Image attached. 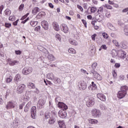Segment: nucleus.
Returning <instances> with one entry per match:
<instances>
[{"label": "nucleus", "mask_w": 128, "mask_h": 128, "mask_svg": "<svg viewBox=\"0 0 128 128\" xmlns=\"http://www.w3.org/2000/svg\"><path fill=\"white\" fill-rule=\"evenodd\" d=\"M128 88L127 86H123L121 87V90L119 91L117 94V96L118 98H124L126 95V90Z\"/></svg>", "instance_id": "nucleus-1"}, {"label": "nucleus", "mask_w": 128, "mask_h": 128, "mask_svg": "<svg viewBox=\"0 0 128 128\" xmlns=\"http://www.w3.org/2000/svg\"><path fill=\"white\" fill-rule=\"evenodd\" d=\"M90 74H93V76H94V78H96V80H102V78L100 74L98 72H96V70H91Z\"/></svg>", "instance_id": "nucleus-2"}, {"label": "nucleus", "mask_w": 128, "mask_h": 128, "mask_svg": "<svg viewBox=\"0 0 128 128\" xmlns=\"http://www.w3.org/2000/svg\"><path fill=\"white\" fill-rule=\"evenodd\" d=\"M44 104H46V100L42 99H40L37 104L38 108L42 110V108H44Z\"/></svg>", "instance_id": "nucleus-3"}, {"label": "nucleus", "mask_w": 128, "mask_h": 128, "mask_svg": "<svg viewBox=\"0 0 128 128\" xmlns=\"http://www.w3.org/2000/svg\"><path fill=\"white\" fill-rule=\"evenodd\" d=\"M32 72V67H25L22 70V74H29Z\"/></svg>", "instance_id": "nucleus-4"}, {"label": "nucleus", "mask_w": 128, "mask_h": 128, "mask_svg": "<svg viewBox=\"0 0 128 128\" xmlns=\"http://www.w3.org/2000/svg\"><path fill=\"white\" fill-rule=\"evenodd\" d=\"M16 102L14 101H10L7 103L6 105V110H10V108H14L16 106Z\"/></svg>", "instance_id": "nucleus-5"}, {"label": "nucleus", "mask_w": 128, "mask_h": 128, "mask_svg": "<svg viewBox=\"0 0 128 128\" xmlns=\"http://www.w3.org/2000/svg\"><path fill=\"white\" fill-rule=\"evenodd\" d=\"M24 88H26V86L24 84L19 85L17 88L16 92L17 94H22L24 90Z\"/></svg>", "instance_id": "nucleus-6"}, {"label": "nucleus", "mask_w": 128, "mask_h": 128, "mask_svg": "<svg viewBox=\"0 0 128 128\" xmlns=\"http://www.w3.org/2000/svg\"><path fill=\"white\" fill-rule=\"evenodd\" d=\"M92 115L93 116H96V118H100V110H98L97 109H93L92 111Z\"/></svg>", "instance_id": "nucleus-7"}, {"label": "nucleus", "mask_w": 128, "mask_h": 128, "mask_svg": "<svg viewBox=\"0 0 128 128\" xmlns=\"http://www.w3.org/2000/svg\"><path fill=\"white\" fill-rule=\"evenodd\" d=\"M58 108L62 109L61 110L66 111L68 108V106L62 102H58Z\"/></svg>", "instance_id": "nucleus-8"}, {"label": "nucleus", "mask_w": 128, "mask_h": 128, "mask_svg": "<svg viewBox=\"0 0 128 128\" xmlns=\"http://www.w3.org/2000/svg\"><path fill=\"white\" fill-rule=\"evenodd\" d=\"M36 107L33 106L31 108V118H36Z\"/></svg>", "instance_id": "nucleus-9"}, {"label": "nucleus", "mask_w": 128, "mask_h": 128, "mask_svg": "<svg viewBox=\"0 0 128 128\" xmlns=\"http://www.w3.org/2000/svg\"><path fill=\"white\" fill-rule=\"evenodd\" d=\"M94 104V99L92 98H88L86 102V106H87L88 108H90V106H92Z\"/></svg>", "instance_id": "nucleus-10"}, {"label": "nucleus", "mask_w": 128, "mask_h": 128, "mask_svg": "<svg viewBox=\"0 0 128 128\" xmlns=\"http://www.w3.org/2000/svg\"><path fill=\"white\" fill-rule=\"evenodd\" d=\"M60 30L65 34H68V26L64 24H61Z\"/></svg>", "instance_id": "nucleus-11"}, {"label": "nucleus", "mask_w": 128, "mask_h": 128, "mask_svg": "<svg viewBox=\"0 0 128 128\" xmlns=\"http://www.w3.org/2000/svg\"><path fill=\"white\" fill-rule=\"evenodd\" d=\"M78 86L80 90H84L86 88V83L84 81H82L79 83Z\"/></svg>", "instance_id": "nucleus-12"}, {"label": "nucleus", "mask_w": 128, "mask_h": 128, "mask_svg": "<svg viewBox=\"0 0 128 128\" xmlns=\"http://www.w3.org/2000/svg\"><path fill=\"white\" fill-rule=\"evenodd\" d=\"M58 114L60 118H66V112L64 110H60Z\"/></svg>", "instance_id": "nucleus-13"}, {"label": "nucleus", "mask_w": 128, "mask_h": 128, "mask_svg": "<svg viewBox=\"0 0 128 128\" xmlns=\"http://www.w3.org/2000/svg\"><path fill=\"white\" fill-rule=\"evenodd\" d=\"M52 80L55 84H60L61 82V80L58 77L53 76L51 78Z\"/></svg>", "instance_id": "nucleus-14"}, {"label": "nucleus", "mask_w": 128, "mask_h": 128, "mask_svg": "<svg viewBox=\"0 0 128 128\" xmlns=\"http://www.w3.org/2000/svg\"><path fill=\"white\" fill-rule=\"evenodd\" d=\"M41 24L42 26V28H44V30H48V23L46 21V20H43L41 22Z\"/></svg>", "instance_id": "nucleus-15"}, {"label": "nucleus", "mask_w": 128, "mask_h": 128, "mask_svg": "<svg viewBox=\"0 0 128 128\" xmlns=\"http://www.w3.org/2000/svg\"><path fill=\"white\" fill-rule=\"evenodd\" d=\"M118 54L121 58H124L126 56V53L124 50H120L118 51Z\"/></svg>", "instance_id": "nucleus-16"}, {"label": "nucleus", "mask_w": 128, "mask_h": 128, "mask_svg": "<svg viewBox=\"0 0 128 128\" xmlns=\"http://www.w3.org/2000/svg\"><path fill=\"white\" fill-rule=\"evenodd\" d=\"M56 114H54V116H52L48 120V123L50 124H54V122H56Z\"/></svg>", "instance_id": "nucleus-17"}, {"label": "nucleus", "mask_w": 128, "mask_h": 128, "mask_svg": "<svg viewBox=\"0 0 128 128\" xmlns=\"http://www.w3.org/2000/svg\"><path fill=\"white\" fill-rule=\"evenodd\" d=\"M97 98H99V100H102V102H106V96H104V95L102 94H97Z\"/></svg>", "instance_id": "nucleus-18"}, {"label": "nucleus", "mask_w": 128, "mask_h": 128, "mask_svg": "<svg viewBox=\"0 0 128 128\" xmlns=\"http://www.w3.org/2000/svg\"><path fill=\"white\" fill-rule=\"evenodd\" d=\"M58 124L60 128H66V124H64V120H59L58 122Z\"/></svg>", "instance_id": "nucleus-19"}, {"label": "nucleus", "mask_w": 128, "mask_h": 128, "mask_svg": "<svg viewBox=\"0 0 128 128\" xmlns=\"http://www.w3.org/2000/svg\"><path fill=\"white\" fill-rule=\"evenodd\" d=\"M52 26L55 30L56 32H58L60 30V26H58V22H53Z\"/></svg>", "instance_id": "nucleus-20"}, {"label": "nucleus", "mask_w": 128, "mask_h": 128, "mask_svg": "<svg viewBox=\"0 0 128 128\" xmlns=\"http://www.w3.org/2000/svg\"><path fill=\"white\" fill-rule=\"evenodd\" d=\"M44 16H46V12H40L36 16V18H38V20H40V18Z\"/></svg>", "instance_id": "nucleus-21"}, {"label": "nucleus", "mask_w": 128, "mask_h": 128, "mask_svg": "<svg viewBox=\"0 0 128 128\" xmlns=\"http://www.w3.org/2000/svg\"><path fill=\"white\" fill-rule=\"evenodd\" d=\"M30 106H32V102H29L24 107V112H28L30 110Z\"/></svg>", "instance_id": "nucleus-22"}, {"label": "nucleus", "mask_w": 128, "mask_h": 128, "mask_svg": "<svg viewBox=\"0 0 128 128\" xmlns=\"http://www.w3.org/2000/svg\"><path fill=\"white\" fill-rule=\"evenodd\" d=\"M32 91H26V100H28L32 98Z\"/></svg>", "instance_id": "nucleus-23"}, {"label": "nucleus", "mask_w": 128, "mask_h": 128, "mask_svg": "<svg viewBox=\"0 0 128 128\" xmlns=\"http://www.w3.org/2000/svg\"><path fill=\"white\" fill-rule=\"evenodd\" d=\"M120 46L122 48L126 50L128 48V43L126 42H122L120 44Z\"/></svg>", "instance_id": "nucleus-24"}, {"label": "nucleus", "mask_w": 128, "mask_h": 128, "mask_svg": "<svg viewBox=\"0 0 128 128\" xmlns=\"http://www.w3.org/2000/svg\"><path fill=\"white\" fill-rule=\"evenodd\" d=\"M102 16H100V14H96L95 16V18L98 22H100L102 20Z\"/></svg>", "instance_id": "nucleus-25"}, {"label": "nucleus", "mask_w": 128, "mask_h": 128, "mask_svg": "<svg viewBox=\"0 0 128 128\" xmlns=\"http://www.w3.org/2000/svg\"><path fill=\"white\" fill-rule=\"evenodd\" d=\"M40 9L38 7L34 8L32 10V14L34 15L36 14L38 12H40Z\"/></svg>", "instance_id": "nucleus-26"}, {"label": "nucleus", "mask_w": 128, "mask_h": 128, "mask_svg": "<svg viewBox=\"0 0 128 128\" xmlns=\"http://www.w3.org/2000/svg\"><path fill=\"white\" fill-rule=\"evenodd\" d=\"M107 26L108 28H110V30H112L113 32H114V30H116V28L114 26H112V24L110 23H108L107 24Z\"/></svg>", "instance_id": "nucleus-27"}, {"label": "nucleus", "mask_w": 128, "mask_h": 128, "mask_svg": "<svg viewBox=\"0 0 128 128\" xmlns=\"http://www.w3.org/2000/svg\"><path fill=\"white\" fill-rule=\"evenodd\" d=\"M47 58L50 60H56V58L52 54H48L47 56Z\"/></svg>", "instance_id": "nucleus-28"}, {"label": "nucleus", "mask_w": 128, "mask_h": 128, "mask_svg": "<svg viewBox=\"0 0 128 128\" xmlns=\"http://www.w3.org/2000/svg\"><path fill=\"white\" fill-rule=\"evenodd\" d=\"M22 80V77L20 76V74H18L15 76V78H14V80L16 82H20V80Z\"/></svg>", "instance_id": "nucleus-29"}, {"label": "nucleus", "mask_w": 128, "mask_h": 128, "mask_svg": "<svg viewBox=\"0 0 128 128\" xmlns=\"http://www.w3.org/2000/svg\"><path fill=\"white\" fill-rule=\"evenodd\" d=\"M38 48L39 50H40V52H48V50L46 49L45 48H44V47H42V46H39Z\"/></svg>", "instance_id": "nucleus-30"}, {"label": "nucleus", "mask_w": 128, "mask_h": 128, "mask_svg": "<svg viewBox=\"0 0 128 128\" xmlns=\"http://www.w3.org/2000/svg\"><path fill=\"white\" fill-rule=\"evenodd\" d=\"M69 42L70 44H72L73 46H78V42L75 40L70 39Z\"/></svg>", "instance_id": "nucleus-31"}, {"label": "nucleus", "mask_w": 128, "mask_h": 128, "mask_svg": "<svg viewBox=\"0 0 128 128\" xmlns=\"http://www.w3.org/2000/svg\"><path fill=\"white\" fill-rule=\"evenodd\" d=\"M18 64V60H12L9 62L10 66H14L15 64Z\"/></svg>", "instance_id": "nucleus-32"}, {"label": "nucleus", "mask_w": 128, "mask_h": 128, "mask_svg": "<svg viewBox=\"0 0 128 128\" xmlns=\"http://www.w3.org/2000/svg\"><path fill=\"white\" fill-rule=\"evenodd\" d=\"M91 86H92V90H96V88H97V86H96V84H94V82H92V85H91Z\"/></svg>", "instance_id": "nucleus-33"}, {"label": "nucleus", "mask_w": 128, "mask_h": 128, "mask_svg": "<svg viewBox=\"0 0 128 128\" xmlns=\"http://www.w3.org/2000/svg\"><path fill=\"white\" fill-rule=\"evenodd\" d=\"M90 10L91 12V14H94V13L95 12H96V8H94V7H89L88 8V10H90Z\"/></svg>", "instance_id": "nucleus-34"}, {"label": "nucleus", "mask_w": 128, "mask_h": 128, "mask_svg": "<svg viewBox=\"0 0 128 128\" xmlns=\"http://www.w3.org/2000/svg\"><path fill=\"white\" fill-rule=\"evenodd\" d=\"M6 16H10V14H12V11L10 10L7 9L4 12Z\"/></svg>", "instance_id": "nucleus-35"}, {"label": "nucleus", "mask_w": 128, "mask_h": 128, "mask_svg": "<svg viewBox=\"0 0 128 128\" xmlns=\"http://www.w3.org/2000/svg\"><path fill=\"white\" fill-rule=\"evenodd\" d=\"M38 24V22H34V21H30V24L32 26H36Z\"/></svg>", "instance_id": "nucleus-36"}, {"label": "nucleus", "mask_w": 128, "mask_h": 128, "mask_svg": "<svg viewBox=\"0 0 128 128\" xmlns=\"http://www.w3.org/2000/svg\"><path fill=\"white\" fill-rule=\"evenodd\" d=\"M90 124H98V120L94 119H88Z\"/></svg>", "instance_id": "nucleus-37"}, {"label": "nucleus", "mask_w": 128, "mask_h": 128, "mask_svg": "<svg viewBox=\"0 0 128 128\" xmlns=\"http://www.w3.org/2000/svg\"><path fill=\"white\" fill-rule=\"evenodd\" d=\"M97 66H98V63H96V62L94 63L92 66V70H96V68Z\"/></svg>", "instance_id": "nucleus-38"}, {"label": "nucleus", "mask_w": 128, "mask_h": 128, "mask_svg": "<svg viewBox=\"0 0 128 128\" xmlns=\"http://www.w3.org/2000/svg\"><path fill=\"white\" fill-rule=\"evenodd\" d=\"M28 88H34V84L32 82H30L28 84Z\"/></svg>", "instance_id": "nucleus-39"}, {"label": "nucleus", "mask_w": 128, "mask_h": 128, "mask_svg": "<svg viewBox=\"0 0 128 128\" xmlns=\"http://www.w3.org/2000/svg\"><path fill=\"white\" fill-rule=\"evenodd\" d=\"M100 106L101 110H106V105H104L103 104H100Z\"/></svg>", "instance_id": "nucleus-40"}, {"label": "nucleus", "mask_w": 128, "mask_h": 128, "mask_svg": "<svg viewBox=\"0 0 128 128\" xmlns=\"http://www.w3.org/2000/svg\"><path fill=\"white\" fill-rule=\"evenodd\" d=\"M104 8H108V10H112V7L108 4H106L104 6Z\"/></svg>", "instance_id": "nucleus-41"}, {"label": "nucleus", "mask_w": 128, "mask_h": 128, "mask_svg": "<svg viewBox=\"0 0 128 128\" xmlns=\"http://www.w3.org/2000/svg\"><path fill=\"white\" fill-rule=\"evenodd\" d=\"M68 52L70 54H76V50L74 48H72L68 50Z\"/></svg>", "instance_id": "nucleus-42"}, {"label": "nucleus", "mask_w": 128, "mask_h": 128, "mask_svg": "<svg viewBox=\"0 0 128 128\" xmlns=\"http://www.w3.org/2000/svg\"><path fill=\"white\" fill-rule=\"evenodd\" d=\"M56 40H58L59 42H60V40H62V38H60V35L59 34H56Z\"/></svg>", "instance_id": "nucleus-43"}, {"label": "nucleus", "mask_w": 128, "mask_h": 128, "mask_svg": "<svg viewBox=\"0 0 128 128\" xmlns=\"http://www.w3.org/2000/svg\"><path fill=\"white\" fill-rule=\"evenodd\" d=\"M12 80V76H10L8 78H6V82H10Z\"/></svg>", "instance_id": "nucleus-44"}, {"label": "nucleus", "mask_w": 128, "mask_h": 128, "mask_svg": "<svg viewBox=\"0 0 128 128\" xmlns=\"http://www.w3.org/2000/svg\"><path fill=\"white\" fill-rule=\"evenodd\" d=\"M50 113L48 112H46L45 113L46 118H50Z\"/></svg>", "instance_id": "nucleus-45"}, {"label": "nucleus", "mask_w": 128, "mask_h": 128, "mask_svg": "<svg viewBox=\"0 0 128 128\" xmlns=\"http://www.w3.org/2000/svg\"><path fill=\"white\" fill-rule=\"evenodd\" d=\"M4 26L7 28H10V26H12V24L6 22L4 24Z\"/></svg>", "instance_id": "nucleus-46"}, {"label": "nucleus", "mask_w": 128, "mask_h": 128, "mask_svg": "<svg viewBox=\"0 0 128 128\" xmlns=\"http://www.w3.org/2000/svg\"><path fill=\"white\" fill-rule=\"evenodd\" d=\"M24 106H26V103L23 102L22 104H21L20 106H19V108L20 110H22Z\"/></svg>", "instance_id": "nucleus-47"}, {"label": "nucleus", "mask_w": 128, "mask_h": 128, "mask_svg": "<svg viewBox=\"0 0 128 128\" xmlns=\"http://www.w3.org/2000/svg\"><path fill=\"white\" fill-rule=\"evenodd\" d=\"M102 36H104V38H106V40L108 38V35L106 32L102 34Z\"/></svg>", "instance_id": "nucleus-48"}, {"label": "nucleus", "mask_w": 128, "mask_h": 128, "mask_svg": "<svg viewBox=\"0 0 128 128\" xmlns=\"http://www.w3.org/2000/svg\"><path fill=\"white\" fill-rule=\"evenodd\" d=\"M9 20H11V22H14L15 20V17L14 16H10L8 18Z\"/></svg>", "instance_id": "nucleus-49"}, {"label": "nucleus", "mask_w": 128, "mask_h": 128, "mask_svg": "<svg viewBox=\"0 0 128 128\" xmlns=\"http://www.w3.org/2000/svg\"><path fill=\"white\" fill-rule=\"evenodd\" d=\"M15 54L18 56H20L22 54V51H20V50H15Z\"/></svg>", "instance_id": "nucleus-50"}, {"label": "nucleus", "mask_w": 128, "mask_h": 128, "mask_svg": "<svg viewBox=\"0 0 128 128\" xmlns=\"http://www.w3.org/2000/svg\"><path fill=\"white\" fill-rule=\"evenodd\" d=\"M112 76H113L114 78H116L118 74H116V70H114V72H112Z\"/></svg>", "instance_id": "nucleus-51"}, {"label": "nucleus", "mask_w": 128, "mask_h": 128, "mask_svg": "<svg viewBox=\"0 0 128 128\" xmlns=\"http://www.w3.org/2000/svg\"><path fill=\"white\" fill-rule=\"evenodd\" d=\"M2 46H3L2 44L0 45V56H4V53L0 52V49L2 48Z\"/></svg>", "instance_id": "nucleus-52"}, {"label": "nucleus", "mask_w": 128, "mask_h": 128, "mask_svg": "<svg viewBox=\"0 0 128 128\" xmlns=\"http://www.w3.org/2000/svg\"><path fill=\"white\" fill-rule=\"evenodd\" d=\"M119 80H124V76L120 75L119 76Z\"/></svg>", "instance_id": "nucleus-53"}, {"label": "nucleus", "mask_w": 128, "mask_h": 128, "mask_svg": "<svg viewBox=\"0 0 128 128\" xmlns=\"http://www.w3.org/2000/svg\"><path fill=\"white\" fill-rule=\"evenodd\" d=\"M96 34H94L91 36L92 40H96Z\"/></svg>", "instance_id": "nucleus-54"}, {"label": "nucleus", "mask_w": 128, "mask_h": 128, "mask_svg": "<svg viewBox=\"0 0 128 128\" xmlns=\"http://www.w3.org/2000/svg\"><path fill=\"white\" fill-rule=\"evenodd\" d=\"M99 12H104V8L102 7H100L98 10V14H100L98 13Z\"/></svg>", "instance_id": "nucleus-55"}, {"label": "nucleus", "mask_w": 128, "mask_h": 128, "mask_svg": "<svg viewBox=\"0 0 128 128\" xmlns=\"http://www.w3.org/2000/svg\"><path fill=\"white\" fill-rule=\"evenodd\" d=\"M40 30V26H38L34 28L35 32H38Z\"/></svg>", "instance_id": "nucleus-56"}, {"label": "nucleus", "mask_w": 128, "mask_h": 128, "mask_svg": "<svg viewBox=\"0 0 128 128\" xmlns=\"http://www.w3.org/2000/svg\"><path fill=\"white\" fill-rule=\"evenodd\" d=\"M101 48H102L103 50H106L108 48L106 44H103L101 46Z\"/></svg>", "instance_id": "nucleus-57"}, {"label": "nucleus", "mask_w": 128, "mask_h": 128, "mask_svg": "<svg viewBox=\"0 0 128 128\" xmlns=\"http://www.w3.org/2000/svg\"><path fill=\"white\" fill-rule=\"evenodd\" d=\"M114 66L116 68H118L120 66V64L118 63H116L115 64Z\"/></svg>", "instance_id": "nucleus-58"}, {"label": "nucleus", "mask_w": 128, "mask_h": 128, "mask_svg": "<svg viewBox=\"0 0 128 128\" xmlns=\"http://www.w3.org/2000/svg\"><path fill=\"white\" fill-rule=\"evenodd\" d=\"M82 22L84 24L85 28H86V21L84 20H82Z\"/></svg>", "instance_id": "nucleus-59"}, {"label": "nucleus", "mask_w": 128, "mask_h": 128, "mask_svg": "<svg viewBox=\"0 0 128 128\" xmlns=\"http://www.w3.org/2000/svg\"><path fill=\"white\" fill-rule=\"evenodd\" d=\"M78 8H79V10H81V12H84V8H82V6L78 5Z\"/></svg>", "instance_id": "nucleus-60"}, {"label": "nucleus", "mask_w": 128, "mask_h": 128, "mask_svg": "<svg viewBox=\"0 0 128 128\" xmlns=\"http://www.w3.org/2000/svg\"><path fill=\"white\" fill-rule=\"evenodd\" d=\"M106 18H110V12H108L107 13H106Z\"/></svg>", "instance_id": "nucleus-61"}, {"label": "nucleus", "mask_w": 128, "mask_h": 128, "mask_svg": "<svg viewBox=\"0 0 128 128\" xmlns=\"http://www.w3.org/2000/svg\"><path fill=\"white\" fill-rule=\"evenodd\" d=\"M48 4L50 8H54V5L52 4L48 3Z\"/></svg>", "instance_id": "nucleus-62"}, {"label": "nucleus", "mask_w": 128, "mask_h": 128, "mask_svg": "<svg viewBox=\"0 0 128 128\" xmlns=\"http://www.w3.org/2000/svg\"><path fill=\"white\" fill-rule=\"evenodd\" d=\"M28 18L26 19L25 20H24V21H22V24H26V22L28 21Z\"/></svg>", "instance_id": "nucleus-63"}, {"label": "nucleus", "mask_w": 128, "mask_h": 128, "mask_svg": "<svg viewBox=\"0 0 128 128\" xmlns=\"http://www.w3.org/2000/svg\"><path fill=\"white\" fill-rule=\"evenodd\" d=\"M122 12H128V8L124 9Z\"/></svg>", "instance_id": "nucleus-64"}]
</instances>
